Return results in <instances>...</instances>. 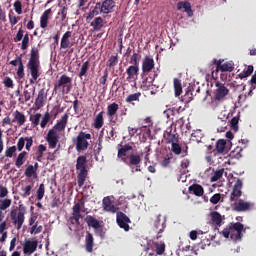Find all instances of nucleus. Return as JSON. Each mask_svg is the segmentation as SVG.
Here are the masks:
<instances>
[{"label":"nucleus","mask_w":256,"mask_h":256,"mask_svg":"<svg viewBox=\"0 0 256 256\" xmlns=\"http://www.w3.org/2000/svg\"><path fill=\"white\" fill-rule=\"evenodd\" d=\"M39 49L33 47L30 51V58L26 65L27 72L31 75L29 79L30 85H35L37 79L41 77V60H39Z\"/></svg>","instance_id":"1"},{"label":"nucleus","mask_w":256,"mask_h":256,"mask_svg":"<svg viewBox=\"0 0 256 256\" xmlns=\"http://www.w3.org/2000/svg\"><path fill=\"white\" fill-rule=\"evenodd\" d=\"M68 119L69 114L65 113L61 119L57 121L54 127L48 131L46 141L49 144L50 149H55V147H57V143H59V134H57V131H65Z\"/></svg>","instance_id":"2"},{"label":"nucleus","mask_w":256,"mask_h":256,"mask_svg":"<svg viewBox=\"0 0 256 256\" xmlns=\"http://www.w3.org/2000/svg\"><path fill=\"white\" fill-rule=\"evenodd\" d=\"M153 69H155V60L151 56H145L144 59L142 60L141 73L142 84L144 85V87L147 86L148 83L149 85H151L153 81H155L157 73H154L153 75L150 74V72L153 71Z\"/></svg>","instance_id":"3"},{"label":"nucleus","mask_w":256,"mask_h":256,"mask_svg":"<svg viewBox=\"0 0 256 256\" xmlns=\"http://www.w3.org/2000/svg\"><path fill=\"white\" fill-rule=\"evenodd\" d=\"M76 171H79L77 179L78 186L83 187L87 179V156H79L76 160Z\"/></svg>","instance_id":"4"},{"label":"nucleus","mask_w":256,"mask_h":256,"mask_svg":"<svg viewBox=\"0 0 256 256\" xmlns=\"http://www.w3.org/2000/svg\"><path fill=\"white\" fill-rule=\"evenodd\" d=\"M81 213H87V208H85V198H81L78 202L74 203L72 207V216L70 221L72 225H81L80 219H83Z\"/></svg>","instance_id":"5"},{"label":"nucleus","mask_w":256,"mask_h":256,"mask_svg":"<svg viewBox=\"0 0 256 256\" xmlns=\"http://www.w3.org/2000/svg\"><path fill=\"white\" fill-rule=\"evenodd\" d=\"M243 225H232L229 228L224 229L221 234L225 239H230L232 241H241L243 237Z\"/></svg>","instance_id":"6"},{"label":"nucleus","mask_w":256,"mask_h":256,"mask_svg":"<svg viewBox=\"0 0 256 256\" xmlns=\"http://www.w3.org/2000/svg\"><path fill=\"white\" fill-rule=\"evenodd\" d=\"M27 213V208L20 204L18 207L10 211V221L13 225H23L25 223V214Z\"/></svg>","instance_id":"7"},{"label":"nucleus","mask_w":256,"mask_h":256,"mask_svg":"<svg viewBox=\"0 0 256 256\" xmlns=\"http://www.w3.org/2000/svg\"><path fill=\"white\" fill-rule=\"evenodd\" d=\"M73 79L67 75L60 76L58 82L54 85V91H59V89H62V93L64 95H68V93H71V89H73Z\"/></svg>","instance_id":"8"},{"label":"nucleus","mask_w":256,"mask_h":256,"mask_svg":"<svg viewBox=\"0 0 256 256\" xmlns=\"http://www.w3.org/2000/svg\"><path fill=\"white\" fill-rule=\"evenodd\" d=\"M89 139H91V134L86 132H79L78 136L76 137V151L81 153V151H87L89 148Z\"/></svg>","instance_id":"9"},{"label":"nucleus","mask_w":256,"mask_h":256,"mask_svg":"<svg viewBox=\"0 0 256 256\" xmlns=\"http://www.w3.org/2000/svg\"><path fill=\"white\" fill-rule=\"evenodd\" d=\"M129 161H127V158H122V161L128 165V167H131L132 173H137L141 171V155L139 154H130L128 156Z\"/></svg>","instance_id":"10"},{"label":"nucleus","mask_w":256,"mask_h":256,"mask_svg":"<svg viewBox=\"0 0 256 256\" xmlns=\"http://www.w3.org/2000/svg\"><path fill=\"white\" fill-rule=\"evenodd\" d=\"M215 87L217 88L214 95L215 101H223V99L229 95V88H227L225 84L221 83L220 81L215 82Z\"/></svg>","instance_id":"11"},{"label":"nucleus","mask_w":256,"mask_h":256,"mask_svg":"<svg viewBox=\"0 0 256 256\" xmlns=\"http://www.w3.org/2000/svg\"><path fill=\"white\" fill-rule=\"evenodd\" d=\"M243 189V181L241 179H237L236 183L233 186L232 192L230 194V201L233 203V201H239V197L243 195V192L241 191Z\"/></svg>","instance_id":"12"},{"label":"nucleus","mask_w":256,"mask_h":256,"mask_svg":"<svg viewBox=\"0 0 256 256\" xmlns=\"http://www.w3.org/2000/svg\"><path fill=\"white\" fill-rule=\"evenodd\" d=\"M115 0H104L100 3L99 9L100 13L104 15H109V13H113V9H115Z\"/></svg>","instance_id":"13"},{"label":"nucleus","mask_w":256,"mask_h":256,"mask_svg":"<svg viewBox=\"0 0 256 256\" xmlns=\"http://www.w3.org/2000/svg\"><path fill=\"white\" fill-rule=\"evenodd\" d=\"M39 242L37 240H26L23 246L24 255H33L37 251Z\"/></svg>","instance_id":"14"},{"label":"nucleus","mask_w":256,"mask_h":256,"mask_svg":"<svg viewBox=\"0 0 256 256\" xmlns=\"http://www.w3.org/2000/svg\"><path fill=\"white\" fill-rule=\"evenodd\" d=\"M126 74L128 75L126 78V81H128V83H133V81H137V77L139 76V67L129 66L126 69Z\"/></svg>","instance_id":"15"},{"label":"nucleus","mask_w":256,"mask_h":256,"mask_svg":"<svg viewBox=\"0 0 256 256\" xmlns=\"http://www.w3.org/2000/svg\"><path fill=\"white\" fill-rule=\"evenodd\" d=\"M45 99H47V92H45V88L39 90L37 98L35 100L36 109H41L45 107Z\"/></svg>","instance_id":"16"},{"label":"nucleus","mask_w":256,"mask_h":256,"mask_svg":"<svg viewBox=\"0 0 256 256\" xmlns=\"http://www.w3.org/2000/svg\"><path fill=\"white\" fill-rule=\"evenodd\" d=\"M253 208V204L250 202H245L243 200H239V202L234 203V211L245 212L251 211Z\"/></svg>","instance_id":"17"},{"label":"nucleus","mask_w":256,"mask_h":256,"mask_svg":"<svg viewBox=\"0 0 256 256\" xmlns=\"http://www.w3.org/2000/svg\"><path fill=\"white\" fill-rule=\"evenodd\" d=\"M71 31H66L60 41V49H69V47H73V44H71Z\"/></svg>","instance_id":"18"},{"label":"nucleus","mask_w":256,"mask_h":256,"mask_svg":"<svg viewBox=\"0 0 256 256\" xmlns=\"http://www.w3.org/2000/svg\"><path fill=\"white\" fill-rule=\"evenodd\" d=\"M235 69V64L233 61L223 63L218 62V67H216V73H219V71H222V73L228 72L231 73Z\"/></svg>","instance_id":"19"},{"label":"nucleus","mask_w":256,"mask_h":256,"mask_svg":"<svg viewBox=\"0 0 256 256\" xmlns=\"http://www.w3.org/2000/svg\"><path fill=\"white\" fill-rule=\"evenodd\" d=\"M102 207L104 211H107L108 213H117V208L113 205L111 197L109 196L103 198Z\"/></svg>","instance_id":"20"},{"label":"nucleus","mask_w":256,"mask_h":256,"mask_svg":"<svg viewBox=\"0 0 256 256\" xmlns=\"http://www.w3.org/2000/svg\"><path fill=\"white\" fill-rule=\"evenodd\" d=\"M117 111H119V104L114 102L107 106V117L110 119L111 123H116V121L113 120V117L117 115Z\"/></svg>","instance_id":"21"},{"label":"nucleus","mask_w":256,"mask_h":256,"mask_svg":"<svg viewBox=\"0 0 256 256\" xmlns=\"http://www.w3.org/2000/svg\"><path fill=\"white\" fill-rule=\"evenodd\" d=\"M95 246V239L93 238V234L90 232L87 233L85 237V249L87 253H93V247Z\"/></svg>","instance_id":"22"},{"label":"nucleus","mask_w":256,"mask_h":256,"mask_svg":"<svg viewBox=\"0 0 256 256\" xmlns=\"http://www.w3.org/2000/svg\"><path fill=\"white\" fill-rule=\"evenodd\" d=\"M184 9L185 13H187L188 17H193V10L191 9V3L187 1H180L177 3V10L181 11Z\"/></svg>","instance_id":"23"},{"label":"nucleus","mask_w":256,"mask_h":256,"mask_svg":"<svg viewBox=\"0 0 256 256\" xmlns=\"http://www.w3.org/2000/svg\"><path fill=\"white\" fill-rule=\"evenodd\" d=\"M184 9L185 13H187L188 17H193V10L191 9V3L187 1H180L177 3V10L181 11Z\"/></svg>","instance_id":"24"},{"label":"nucleus","mask_w":256,"mask_h":256,"mask_svg":"<svg viewBox=\"0 0 256 256\" xmlns=\"http://www.w3.org/2000/svg\"><path fill=\"white\" fill-rule=\"evenodd\" d=\"M164 139L167 145H172L173 143H179V134H175L171 130L166 131V133L164 134Z\"/></svg>","instance_id":"25"},{"label":"nucleus","mask_w":256,"mask_h":256,"mask_svg":"<svg viewBox=\"0 0 256 256\" xmlns=\"http://www.w3.org/2000/svg\"><path fill=\"white\" fill-rule=\"evenodd\" d=\"M51 13H53L51 8H49L43 12L42 16L40 17L41 29H47V26L49 25V15H51Z\"/></svg>","instance_id":"26"},{"label":"nucleus","mask_w":256,"mask_h":256,"mask_svg":"<svg viewBox=\"0 0 256 256\" xmlns=\"http://www.w3.org/2000/svg\"><path fill=\"white\" fill-rule=\"evenodd\" d=\"M190 193H193V195H196V197H203L205 190L203 189V186L200 184H192L188 188Z\"/></svg>","instance_id":"27"},{"label":"nucleus","mask_w":256,"mask_h":256,"mask_svg":"<svg viewBox=\"0 0 256 256\" xmlns=\"http://www.w3.org/2000/svg\"><path fill=\"white\" fill-rule=\"evenodd\" d=\"M25 121H27V118L25 117V114L16 110L14 112V119L12 120V123L16 122L19 125V127H21V126L25 125Z\"/></svg>","instance_id":"28"},{"label":"nucleus","mask_w":256,"mask_h":256,"mask_svg":"<svg viewBox=\"0 0 256 256\" xmlns=\"http://www.w3.org/2000/svg\"><path fill=\"white\" fill-rule=\"evenodd\" d=\"M129 151H133V146H131L130 144L123 145L121 148L118 149V158L123 161V159L127 157V153H129Z\"/></svg>","instance_id":"29"},{"label":"nucleus","mask_w":256,"mask_h":256,"mask_svg":"<svg viewBox=\"0 0 256 256\" xmlns=\"http://www.w3.org/2000/svg\"><path fill=\"white\" fill-rule=\"evenodd\" d=\"M105 114L104 111H101L100 113H98L94 119V129H101V127H103V125H105V119L103 118V115Z\"/></svg>","instance_id":"30"},{"label":"nucleus","mask_w":256,"mask_h":256,"mask_svg":"<svg viewBox=\"0 0 256 256\" xmlns=\"http://www.w3.org/2000/svg\"><path fill=\"white\" fill-rule=\"evenodd\" d=\"M105 25V22L103 21V18L101 16L96 17L91 23L90 27H93L94 31H101L103 29V26Z\"/></svg>","instance_id":"31"},{"label":"nucleus","mask_w":256,"mask_h":256,"mask_svg":"<svg viewBox=\"0 0 256 256\" xmlns=\"http://www.w3.org/2000/svg\"><path fill=\"white\" fill-rule=\"evenodd\" d=\"M116 221L118 225H129V223H131V219H129L128 216L123 212L117 213Z\"/></svg>","instance_id":"32"},{"label":"nucleus","mask_w":256,"mask_h":256,"mask_svg":"<svg viewBox=\"0 0 256 256\" xmlns=\"http://www.w3.org/2000/svg\"><path fill=\"white\" fill-rule=\"evenodd\" d=\"M210 219L213 225H221V223L223 222V216L217 211L210 213Z\"/></svg>","instance_id":"33"},{"label":"nucleus","mask_w":256,"mask_h":256,"mask_svg":"<svg viewBox=\"0 0 256 256\" xmlns=\"http://www.w3.org/2000/svg\"><path fill=\"white\" fill-rule=\"evenodd\" d=\"M25 157H27V152L23 151L16 158L15 166L18 169H21V167H23V165H25V161H26Z\"/></svg>","instance_id":"34"},{"label":"nucleus","mask_w":256,"mask_h":256,"mask_svg":"<svg viewBox=\"0 0 256 256\" xmlns=\"http://www.w3.org/2000/svg\"><path fill=\"white\" fill-rule=\"evenodd\" d=\"M174 91L176 97H179L183 93V85L178 78H174Z\"/></svg>","instance_id":"35"},{"label":"nucleus","mask_w":256,"mask_h":256,"mask_svg":"<svg viewBox=\"0 0 256 256\" xmlns=\"http://www.w3.org/2000/svg\"><path fill=\"white\" fill-rule=\"evenodd\" d=\"M253 65L247 66V69H244L240 74H238L239 79H247L253 75Z\"/></svg>","instance_id":"36"},{"label":"nucleus","mask_w":256,"mask_h":256,"mask_svg":"<svg viewBox=\"0 0 256 256\" xmlns=\"http://www.w3.org/2000/svg\"><path fill=\"white\" fill-rule=\"evenodd\" d=\"M94 228V231L98 237H101V239H105V233L107 232V229L103 225H92Z\"/></svg>","instance_id":"37"},{"label":"nucleus","mask_w":256,"mask_h":256,"mask_svg":"<svg viewBox=\"0 0 256 256\" xmlns=\"http://www.w3.org/2000/svg\"><path fill=\"white\" fill-rule=\"evenodd\" d=\"M99 7H101V3H96L95 8L88 13V16L86 17L87 23H91L92 19L95 17V15H99Z\"/></svg>","instance_id":"38"},{"label":"nucleus","mask_w":256,"mask_h":256,"mask_svg":"<svg viewBox=\"0 0 256 256\" xmlns=\"http://www.w3.org/2000/svg\"><path fill=\"white\" fill-rule=\"evenodd\" d=\"M25 177H28L31 179L33 177L34 179H37L38 175L37 172L35 171V168H33V165H28L25 172H24Z\"/></svg>","instance_id":"39"},{"label":"nucleus","mask_w":256,"mask_h":256,"mask_svg":"<svg viewBox=\"0 0 256 256\" xmlns=\"http://www.w3.org/2000/svg\"><path fill=\"white\" fill-rule=\"evenodd\" d=\"M119 63V55L115 54L109 57L107 62V71L111 69V67H115Z\"/></svg>","instance_id":"40"},{"label":"nucleus","mask_w":256,"mask_h":256,"mask_svg":"<svg viewBox=\"0 0 256 256\" xmlns=\"http://www.w3.org/2000/svg\"><path fill=\"white\" fill-rule=\"evenodd\" d=\"M141 62V54L134 52L130 58V64L132 67H139V63Z\"/></svg>","instance_id":"41"},{"label":"nucleus","mask_w":256,"mask_h":256,"mask_svg":"<svg viewBox=\"0 0 256 256\" xmlns=\"http://www.w3.org/2000/svg\"><path fill=\"white\" fill-rule=\"evenodd\" d=\"M11 203L12 201L9 198L0 200V211H7L11 207Z\"/></svg>","instance_id":"42"},{"label":"nucleus","mask_w":256,"mask_h":256,"mask_svg":"<svg viewBox=\"0 0 256 256\" xmlns=\"http://www.w3.org/2000/svg\"><path fill=\"white\" fill-rule=\"evenodd\" d=\"M84 221L87 225H99V220L97 219V217L92 215H87Z\"/></svg>","instance_id":"43"},{"label":"nucleus","mask_w":256,"mask_h":256,"mask_svg":"<svg viewBox=\"0 0 256 256\" xmlns=\"http://www.w3.org/2000/svg\"><path fill=\"white\" fill-rule=\"evenodd\" d=\"M141 99V92L130 94L125 99L126 103H133L134 101H139Z\"/></svg>","instance_id":"44"},{"label":"nucleus","mask_w":256,"mask_h":256,"mask_svg":"<svg viewBox=\"0 0 256 256\" xmlns=\"http://www.w3.org/2000/svg\"><path fill=\"white\" fill-rule=\"evenodd\" d=\"M87 71H89V61H86L82 64L78 77H85V75H87Z\"/></svg>","instance_id":"45"},{"label":"nucleus","mask_w":256,"mask_h":256,"mask_svg":"<svg viewBox=\"0 0 256 256\" xmlns=\"http://www.w3.org/2000/svg\"><path fill=\"white\" fill-rule=\"evenodd\" d=\"M182 101L185 103H191V101H193V90H191V88H188L185 95L183 96Z\"/></svg>","instance_id":"46"},{"label":"nucleus","mask_w":256,"mask_h":256,"mask_svg":"<svg viewBox=\"0 0 256 256\" xmlns=\"http://www.w3.org/2000/svg\"><path fill=\"white\" fill-rule=\"evenodd\" d=\"M226 145H227V142L225 140H218L216 143V151L218 153H223L225 151Z\"/></svg>","instance_id":"47"},{"label":"nucleus","mask_w":256,"mask_h":256,"mask_svg":"<svg viewBox=\"0 0 256 256\" xmlns=\"http://www.w3.org/2000/svg\"><path fill=\"white\" fill-rule=\"evenodd\" d=\"M50 119H51V114H49V112H46L41 120L40 127L42 129H45V127H47V123H49Z\"/></svg>","instance_id":"48"},{"label":"nucleus","mask_w":256,"mask_h":256,"mask_svg":"<svg viewBox=\"0 0 256 256\" xmlns=\"http://www.w3.org/2000/svg\"><path fill=\"white\" fill-rule=\"evenodd\" d=\"M29 48V33H26L22 38L21 49L25 51Z\"/></svg>","instance_id":"49"},{"label":"nucleus","mask_w":256,"mask_h":256,"mask_svg":"<svg viewBox=\"0 0 256 256\" xmlns=\"http://www.w3.org/2000/svg\"><path fill=\"white\" fill-rule=\"evenodd\" d=\"M13 7H14V10L17 13V15H21L23 13V4L21 3L20 0H16L14 2Z\"/></svg>","instance_id":"50"},{"label":"nucleus","mask_w":256,"mask_h":256,"mask_svg":"<svg viewBox=\"0 0 256 256\" xmlns=\"http://www.w3.org/2000/svg\"><path fill=\"white\" fill-rule=\"evenodd\" d=\"M45 197V184H40L37 190V200L41 201Z\"/></svg>","instance_id":"51"},{"label":"nucleus","mask_w":256,"mask_h":256,"mask_svg":"<svg viewBox=\"0 0 256 256\" xmlns=\"http://www.w3.org/2000/svg\"><path fill=\"white\" fill-rule=\"evenodd\" d=\"M225 172L224 169L218 170L214 173V175L211 177V182L215 183L216 181H219L221 177H223V173Z\"/></svg>","instance_id":"52"},{"label":"nucleus","mask_w":256,"mask_h":256,"mask_svg":"<svg viewBox=\"0 0 256 256\" xmlns=\"http://www.w3.org/2000/svg\"><path fill=\"white\" fill-rule=\"evenodd\" d=\"M15 153H17V146H10L5 151V157L11 158Z\"/></svg>","instance_id":"53"},{"label":"nucleus","mask_w":256,"mask_h":256,"mask_svg":"<svg viewBox=\"0 0 256 256\" xmlns=\"http://www.w3.org/2000/svg\"><path fill=\"white\" fill-rule=\"evenodd\" d=\"M232 131H239V118L233 117L230 121Z\"/></svg>","instance_id":"54"},{"label":"nucleus","mask_w":256,"mask_h":256,"mask_svg":"<svg viewBox=\"0 0 256 256\" xmlns=\"http://www.w3.org/2000/svg\"><path fill=\"white\" fill-rule=\"evenodd\" d=\"M171 145H172L171 147L172 153H174L175 155H179L182 151L181 145H179V142H174Z\"/></svg>","instance_id":"55"},{"label":"nucleus","mask_w":256,"mask_h":256,"mask_svg":"<svg viewBox=\"0 0 256 256\" xmlns=\"http://www.w3.org/2000/svg\"><path fill=\"white\" fill-rule=\"evenodd\" d=\"M171 159H173V154H167L164 159L161 162L162 167H169V164L171 163Z\"/></svg>","instance_id":"56"},{"label":"nucleus","mask_w":256,"mask_h":256,"mask_svg":"<svg viewBox=\"0 0 256 256\" xmlns=\"http://www.w3.org/2000/svg\"><path fill=\"white\" fill-rule=\"evenodd\" d=\"M3 84H4V87H7L8 89H13V87H15V84L13 83V79H11V77L9 76L4 78Z\"/></svg>","instance_id":"57"},{"label":"nucleus","mask_w":256,"mask_h":256,"mask_svg":"<svg viewBox=\"0 0 256 256\" xmlns=\"http://www.w3.org/2000/svg\"><path fill=\"white\" fill-rule=\"evenodd\" d=\"M16 73L20 79H23L25 77V66L23 65V62H20Z\"/></svg>","instance_id":"58"},{"label":"nucleus","mask_w":256,"mask_h":256,"mask_svg":"<svg viewBox=\"0 0 256 256\" xmlns=\"http://www.w3.org/2000/svg\"><path fill=\"white\" fill-rule=\"evenodd\" d=\"M30 121L34 125V127H37V125H39V121H41V114L37 113L34 116H31Z\"/></svg>","instance_id":"59"},{"label":"nucleus","mask_w":256,"mask_h":256,"mask_svg":"<svg viewBox=\"0 0 256 256\" xmlns=\"http://www.w3.org/2000/svg\"><path fill=\"white\" fill-rule=\"evenodd\" d=\"M24 31L23 28H19L16 36L14 37V42L15 43H19V41H23V37H24Z\"/></svg>","instance_id":"60"},{"label":"nucleus","mask_w":256,"mask_h":256,"mask_svg":"<svg viewBox=\"0 0 256 256\" xmlns=\"http://www.w3.org/2000/svg\"><path fill=\"white\" fill-rule=\"evenodd\" d=\"M219 201H221V193H216L210 198V203H212V205H217Z\"/></svg>","instance_id":"61"},{"label":"nucleus","mask_w":256,"mask_h":256,"mask_svg":"<svg viewBox=\"0 0 256 256\" xmlns=\"http://www.w3.org/2000/svg\"><path fill=\"white\" fill-rule=\"evenodd\" d=\"M197 235H203V231L192 230L190 231L189 237L192 241H197Z\"/></svg>","instance_id":"62"},{"label":"nucleus","mask_w":256,"mask_h":256,"mask_svg":"<svg viewBox=\"0 0 256 256\" xmlns=\"http://www.w3.org/2000/svg\"><path fill=\"white\" fill-rule=\"evenodd\" d=\"M24 147H25V137H20L17 142L16 150L23 151Z\"/></svg>","instance_id":"63"},{"label":"nucleus","mask_w":256,"mask_h":256,"mask_svg":"<svg viewBox=\"0 0 256 256\" xmlns=\"http://www.w3.org/2000/svg\"><path fill=\"white\" fill-rule=\"evenodd\" d=\"M156 253H157V255H163L165 253V245L164 244H156Z\"/></svg>","instance_id":"64"}]
</instances>
